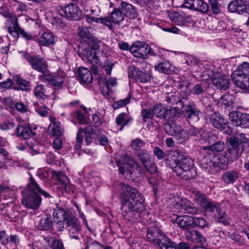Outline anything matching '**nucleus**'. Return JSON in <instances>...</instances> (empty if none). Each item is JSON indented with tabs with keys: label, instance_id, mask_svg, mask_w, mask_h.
I'll use <instances>...</instances> for the list:
<instances>
[{
	"label": "nucleus",
	"instance_id": "nucleus-1",
	"mask_svg": "<svg viewBox=\"0 0 249 249\" xmlns=\"http://www.w3.org/2000/svg\"><path fill=\"white\" fill-rule=\"evenodd\" d=\"M144 201L143 196L136 188L128 185H122L121 209L125 220L133 222L138 220L146 209Z\"/></svg>",
	"mask_w": 249,
	"mask_h": 249
},
{
	"label": "nucleus",
	"instance_id": "nucleus-2",
	"mask_svg": "<svg viewBox=\"0 0 249 249\" xmlns=\"http://www.w3.org/2000/svg\"><path fill=\"white\" fill-rule=\"evenodd\" d=\"M53 216L58 231H62L65 227L71 238L80 239L79 234L82 230L81 224L78 218L70 211L59 209L53 212Z\"/></svg>",
	"mask_w": 249,
	"mask_h": 249
},
{
	"label": "nucleus",
	"instance_id": "nucleus-3",
	"mask_svg": "<svg viewBox=\"0 0 249 249\" xmlns=\"http://www.w3.org/2000/svg\"><path fill=\"white\" fill-rule=\"evenodd\" d=\"M29 181L22 192V203L26 208L37 209L41 203V195L45 198L51 197L50 195L42 189L30 173Z\"/></svg>",
	"mask_w": 249,
	"mask_h": 249
},
{
	"label": "nucleus",
	"instance_id": "nucleus-4",
	"mask_svg": "<svg viewBox=\"0 0 249 249\" xmlns=\"http://www.w3.org/2000/svg\"><path fill=\"white\" fill-rule=\"evenodd\" d=\"M181 103L185 108L184 110V115L185 119L190 124H194L197 122L200 119L201 112L197 107L194 102H190L186 98L180 100Z\"/></svg>",
	"mask_w": 249,
	"mask_h": 249
},
{
	"label": "nucleus",
	"instance_id": "nucleus-5",
	"mask_svg": "<svg viewBox=\"0 0 249 249\" xmlns=\"http://www.w3.org/2000/svg\"><path fill=\"white\" fill-rule=\"evenodd\" d=\"M129 51L136 57L146 59L149 55L156 56V53L147 44L144 42L137 41L130 47Z\"/></svg>",
	"mask_w": 249,
	"mask_h": 249
},
{
	"label": "nucleus",
	"instance_id": "nucleus-6",
	"mask_svg": "<svg viewBox=\"0 0 249 249\" xmlns=\"http://www.w3.org/2000/svg\"><path fill=\"white\" fill-rule=\"evenodd\" d=\"M57 12L62 17L71 20L76 21L80 19L82 11L76 3H71L58 9Z\"/></svg>",
	"mask_w": 249,
	"mask_h": 249
},
{
	"label": "nucleus",
	"instance_id": "nucleus-7",
	"mask_svg": "<svg viewBox=\"0 0 249 249\" xmlns=\"http://www.w3.org/2000/svg\"><path fill=\"white\" fill-rule=\"evenodd\" d=\"M116 165L119 167V171H141L142 169L140 164L128 155L121 156L116 161Z\"/></svg>",
	"mask_w": 249,
	"mask_h": 249
},
{
	"label": "nucleus",
	"instance_id": "nucleus-8",
	"mask_svg": "<svg viewBox=\"0 0 249 249\" xmlns=\"http://www.w3.org/2000/svg\"><path fill=\"white\" fill-rule=\"evenodd\" d=\"M229 145L226 154L229 156L231 160H236L243 151V146L239 142L237 136H233L228 139Z\"/></svg>",
	"mask_w": 249,
	"mask_h": 249
},
{
	"label": "nucleus",
	"instance_id": "nucleus-9",
	"mask_svg": "<svg viewBox=\"0 0 249 249\" xmlns=\"http://www.w3.org/2000/svg\"><path fill=\"white\" fill-rule=\"evenodd\" d=\"M26 60L33 70L45 75L49 72L47 62L39 55H29L27 56Z\"/></svg>",
	"mask_w": 249,
	"mask_h": 249
},
{
	"label": "nucleus",
	"instance_id": "nucleus-10",
	"mask_svg": "<svg viewBox=\"0 0 249 249\" xmlns=\"http://www.w3.org/2000/svg\"><path fill=\"white\" fill-rule=\"evenodd\" d=\"M204 210L206 212L210 213L213 216L217 218L219 222L225 225L229 224L228 219L225 216V213L222 211L219 203L211 200Z\"/></svg>",
	"mask_w": 249,
	"mask_h": 249
},
{
	"label": "nucleus",
	"instance_id": "nucleus-11",
	"mask_svg": "<svg viewBox=\"0 0 249 249\" xmlns=\"http://www.w3.org/2000/svg\"><path fill=\"white\" fill-rule=\"evenodd\" d=\"M232 124L242 128H249V114L240 111H231L229 114Z\"/></svg>",
	"mask_w": 249,
	"mask_h": 249
},
{
	"label": "nucleus",
	"instance_id": "nucleus-12",
	"mask_svg": "<svg viewBox=\"0 0 249 249\" xmlns=\"http://www.w3.org/2000/svg\"><path fill=\"white\" fill-rule=\"evenodd\" d=\"M66 73L62 70H58L56 72L45 75V78L49 84L54 87L55 89H60L65 80Z\"/></svg>",
	"mask_w": 249,
	"mask_h": 249
},
{
	"label": "nucleus",
	"instance_id": "nucleus-13",
	"mask_svg": "<svg viewBox=\"0 0 249 249\" xmlns=\"http://www.w3.org/2000/svg\"><path fill=\"white\" fill-rule=\"evenodd\" d=\"M77 35L78 39L81 45L84 43H94L96 38L91 34L90 27L79 26L77 29Z\"/></svg>",
	"mask_w": 249,
	"mask_h": 249
},
{
	"label": "nucleus",
	"instance_id": "nucleus-14",
	"mask_svg": "<svg viewBox=\"0 0 249 249\" xmlns=\"http://www.w3.org/2000/svg\"><path fill=\"white\" fill-rule=\"evenodd\" d=\"M228 10L231 13H236L241 15L245 14L249 15V4H245L242 0H234L228 5Z\"/></svg>",
	"mask_w": 249,
	"mask_h": 249
},
{
	"label": "nucleus",
	"instance_id": "nucleus-15",
	"mask_svg": "<svg viewBox=\"0 0 249 249\" xmlns=\"http://www.w3.org/2000/svg\"><path fill=\"white\" fill-rule=\"evenodd\" d=\"M80 56L83 60L87 62L94 64L98 63L96 50L91 44H89L87 47L82 50Z\"/></svg>",
	"mask_w": 249,
	"mask_h": 249
},
{
	"label": "nucleus",
	"instance_id": "nucleus-16",
	"mask_svg": "<svg viewBox=\"0 0 249 249\" xmlns=\"http://www.w3.org/2000/svg\"><path fill=\"white\" fill-rule=\"evenodd\" d=\"M211 79L213 85L217 89L223 90L229 89V81L225 75L222 74L218 71H214Z\"/></svg>",
	"mask_w": 249,
	"mask_h": 249
},
{
	"label": "nucleus",
	"instance_id": "nucleus-17",
	"mask_svg": "<svg viewBox=\"0 0 249 249\" xmlns=\"http://www.w3.org/2000/svg\"><path fill=\"white\" fill-rule=\"evenodd\" d=\"M208 115L210 123L214 127L221 130L226 128L228 122L219 112H212Z\"/></svg>",
	"mask_w": 249,
	"mask_h": 249
},
{
	"label": "nucleus",
	"instance_id": "nucleus-18",
	"mask_svg": "<svg viewBox=\"0 0 249 249\" xmlns=\"http://www.w3.org/2000/svg\"><path fill=\"white\" fill-rule=\"evenodd\" d=\"M119 8L122 10L123 14L130 19H134L138 17V14L135 7L126 1H122Z\"/></svg>",
	"mask_w": 249,
	"mask_h": 249
},
{
	"label": "nucleus",
	"instance_id": "nucleus-19",
	"mask_svg": "<svg viewBox=\"0 0 249 249\" xmlns=\"http://www.w3.org/2000/svg\"><path fill=\"white\" fill-rule=\"evenodd\" d=\"M234 84L238 88L249 92V76L233 74L231 75Z\"/></svg>",
	"mask_w": 249,
	"mask_h": 249
},
{
	"label": "nucleus",
	"instance_id": "nucleus-20",
	"mask_svg": "<svg viewBox=\"0 0 249 249\" xmlns=\"http://www.w3.org/2000/svg\"><path fill=\"white\" fill-rule=\"evenodd\" d=\"M160 249H175V242L172 241L166 235L162 232L155 243Z\"/></svg>",
	"mask_w": 249,
	"mask_h": 249
},
{
	"label": "nucleus",
	"instance_id": "nucleus-21",
	"mask_svg": "<svg viewBox=\"0 0 249 249\" xmlns=\"http://www.w3.org/2000/svg\"><path fill=\"white\" fill-rule=\"evenodd\" d=\"M6 25L9 34L15 38L18 37L17 30H19L20 27L18 22V18L16 16L13 15L10 16L7 19Z\"/></svg>",
	"mask_w": 249,
	"mask_h": 249
},
{
	"label": "nucleus",
	"instance_id": "nucleus-22",
	"mask_svg": "<svg viewBox=\"0 0 249 249\" xmlns=\"http://www.w3.org/2000/svg\"><path fill=\"white\" fill-rule=\"evenodd\" d=\"M233 101V95L227 93L219 98L218 104L222 108L230 111L232 108Z\"/></svg>",
	"mask_w": 249,
	"mask_h": 249
},
{
	"label": "nucleus",
	"instance_id": "nucleus-23",
	"mask_svg": "<svg viewBox=\"0 0 249 249\" xmlns=\"http://www.w3.org/2000/svg\"><path fill=\"white\" fill-rule=\"evenodd\" d=\"M85 132V135H92L94 134V131L91 125H88L84 129L83 128H79L78 132H77L76 136V142L75 145V148L79 150L81 148V145L83 142V133Z\"/></svg>",
	"mask_w": 249,
	"mask_h": 249
},
{
	"label": "nucleus",
	"instance_id": "nucleus-24",
	"mask_svg": "<svg viewBox=\"0 0 249 249\" xmlns=\"http://www.w3.org/2000/svg\"><path fill=\"white\" fill-rule=\"evenodd\" d=\"M173 222L176 223L182 229L187 230L189 227H192L193 221L192 217L188 215L178 216L173 219Z\"/></svg>",
	"mask_w": 249,
	"mask_h": 249
},
{
	"label": "nucleus",
	"instance_id": "nucleus-25",
	"mask_svg": "<svg viewBox=\"0 0 249 249\" xmlns=\"http://www.w3.org/2000/svg\"><path fill=\"white\" fill-rule=\"evenodd\" d=\"M15 133L18 137L24 140H29L36 134L30 127L23 125H18L16 129Z\"/></svg>",
	"mask_w": 249,
	"mask_h": 249
},
{
	"label": "nucleus",
	"instance_id": "nucleus-26",
	"mask_svg": "<svg viewBox=\"0 0 249 249\" xmlns=\"http://www.w3.org/2000/svg\"><path fill=\"white\" fill-rule=\"evenodd\" d=\"M77 73L78 79L81 83L89 84L92 82V74L87 68L83 67L79 68Z\"/></svg>",
	"mask_w": 249,
	"mask_h": 249
},
{
	"label": "nucleus",
	"instance_id": "nucleus-27",
	"mask_svg": "<svg viewBox=\"0 0 249 249\" xmlns=\"http://www.w3.org/2000/svg\"><path fill=\"white\" fill-rule=\"evenodd\" d=\"M136 154L143 165L148 171H149V168L151 166L150 164H151L150 162L151 157L147 151L145 149H142L138 151Z\"/></svg>",
	"mask_w": 249,
	"mask_h": 249
},
{
	"label": "nucleus",
	"instance_id": "nucleus-28",
	"mask_svg": "<svg viewBox=\"0 0 249 249\" xmlns=\"http://www.w3.org/2000/svg\"><path fill=\"white\" fill-rule=\"evenodd\" d=\"M182 157L178 169L182 170V171H189L191 170H194V164L192 159L186 156Z\"/></svg>",
	"mask_w": 249,
	"mask_h": 249
},
{
	"label": "nucleus",
	"instance_id": "nucleus-29",
	"mask_svg": "<svg viewBox=\"0 0 249 249\" xmlns=\"http://www.w3.org/2000/svg\"><path fill=\"white\" fill-rule=\"evenodd\" d=\"M132 120V117L128 114L123 112L119 114L116 118V123L119 130H122L124 127Z\"/></svg>",
	"mask_w": 249,
	"mask_h": 249
},
{
	"label": "nucleus",
	"instance_id": "nucleus-30",
	"mask_svg": "<svg viewBox=\"0 0 249 249\" xmlns=\"http://www.w3.org/2000/svg\"><path fill=\"white\" fill-rule=\"evenodd\" d=\"M162 231L156 226H151L147 229L146 237L149 242L155 243Z\"/></svg>",
	"mask_w": 249,
	"mask_h": 249
},
{
	"label": "nucleus",
	"instance_id": "nucleus-31",
	"mask_svg": "<svg viewBox=\"0 0 249 249\" xmlns=\"http://www.w3.org/2000/svg\"><path fill=\"white\" fill-rule=\"evenodd\" d=\"M183 129L182 127L174 123H167L164 125V130L168 135L176 136L180 131Z\"/></svg>",
	"mask_w": 249,
	"mask_h": 249
},
{
	"label": "nucleus",
	"instance_id": "nucleus-32",
	"mask_svg": "<svg viewBox=\"0 0 249 249\" xmlns=\"http://www.w3.org/2000/svg\"><path fill=\"white\" fill-rule=\"evenodd\" d=\"M55 37L53 34L49 32H44L39 38V43L43 46H48L54 43Z\"/></svg>",
	"mask_w": 249,
	"mask_h": 249
},
{
	"label": "nucleus",
	"instance_id": "nucleus-33",
	"mask_svg": "<svg viewBox=\"0 0 249 249\" xmlns=\"http://www.w3.org/2000/svg\"><path fill=\"white\" fill-rule=\"evenodd\" d=\"M231 160L229 156L225 155H219L217 160L214 161L216 166L220 170H226L228 167L229 161Z\"/></svg>",
	"mask_w": 249,
	"mask_h": 249
},
{
	"label": "nucleus",
	"instance_id": "nucleus-34",
	"mask_svg": "<svg viewBox=\"0 0 249 249\" xmlns=\"http://www.w3.org/2000/svg\"><path fill=\"white\" fill-rule=\"evenodd\" d=\"M52 227V217L50 216H46L45 217L42 218L37 226L38 229L42 231L50 230Z\"/></svg>",
	"mask_w": 249,
	"mask_h": 249
},
{
	"label": "nucleus",
	"instance_id": "nucleus-35",
	"mask_svg": "<svg viewBox=\"0 0 249 249\" xmlns=\"http://www.w3.org/2000/svg\"><path fill=\"white\" fill-rule=\"evenodd\" d=\"M110 18L113 24H116L124 20V15L121 8H115L110 14Z\"/></svg>",
	"mask_w": 249,
	"mask_h": 249
},
{
	"label": "nucleus",
	"instance_id": "nucleus-36",
	"mask_svg": "<svg viewBox=\"0 0 249 249\" xmlns=\"http://www.w3.org/2000/svg\"><path fill=\"white\" fill-rule=\"evenodd\" d=\"M52 178L57 179L61 184L62 188L66 189L69 183V179L67 176L63 172H52Z\"/></svg>",
	"mask_w": 249,
	"mask_h": 249
},
{
	"label": "nucleus",
	"instance_id": "nucleus-37",
	"mask_svg": "<svg viewBox=\"0 0 249 249\" xmlns=\"http://www.w3.org/2000/svg\"><path fill=\"white\" fill-rule=\"evenodd\" d=\"M153 115L158 118L166 120L167 108L160 105H155L152 108Z\"/></svg>",
	"mask_w": 249,
	"mask_h": 249
},
{
	"label": "nucleus",
	"instance_id": "nucleus-38",
	"mask_svg": "<svg viewBox=\"0 0 249 249\" xmlns=\"http://www.w3.org/2000/svg\"><path fill=\"white\" fill-rule=\"evenodd\" d=\"M182 114L181 110L177 107L167 108L166 120L175 119L178 118Z\"/></svg>",
	"mask_w": 249,
	"mask_h": 249
},
{
	"label": "nucleus",
	"instance_id": "nucleus-39",
	"mask_svg": "<svg viewBox=\"0 0 249 249\" xmlns=\"http://www.w3.org/2000/svg\"><path fill=\"white\" fill-rule=\"evenodd\" d=\"M192 221H193L192 228L198 227L203 229L209 227V223L203 217H192Z\"/></svg>",
	"mask_w": 249,
	"mask_h": 249
},
{
	"label": "nucleus",
	"instance_id": "nucleus-40",
	"mask_svg": "<svg viewBox=\"0 0 249 249\" xmlns=\"http://www.w3.org/2000/svg\"><path fill=\"white\" fill-rule=\"evenodd\" d=\"M196 203L201 206L204 209L207 205L210 203L211 200L208 198L205 194L200 192L197 193L196 195V198L195 199Z\"/></svg>",
	"mask_w": 249,
	"mask_h": 249
},
{
	"label": "nucleus",
	"instance_id": "nucleus-41",
	"mask_svg": "<svg viewBox=\"0 0 249 249\" xmlns=\"http://www.w3.org/2000/svg\"><path fill=\"white\" fill-rule=\"evenodd\" d=\"M207 88V84L205 81H202L196 84L193 89L192 92L193 94L199 96L203 94Z\"/></svg>",
	"mask_w": 249,
	"mask_h": 249
},
{
	"label": "nucleus",
	"instance_id": "nucleus-42",
	"mask_svg": "<svg viewBox=\"0 0 249 249\" xmlns=\"http://www.w3.org/2000/svg\"><path fill=\"white\" fill-rule=\"evenodd\" d=\"M225 143L224 142L218 141L215 142L209 146L205 147L204 150H209L213 153L214 152H220L224 149Z\"/></svg>",
	"mask_w": 249,
	"mask_h": 249
},
{
	"label": "nucleus",
	"instance_id": "nucleus-43",
	"mask_svg": "<svg viewBox=\"0 0 249 249\" xmlns=\"http://www.w3.org/2000/svg\"><path fill=\"white\" fill-rule=\"evenodd\" d=\"M155 69L160 72L168 74L170 73L171 71V66L168 61H164L159 63L156 66Z\"/></svg>",
	"mask_w": 249,
	"mask_h": 249
},
{
	"label": "nucleus",
	"instance_id": "nucleus-44",
	"mask_svg": "<svg viewBox=\"0 0 249 249\" xmlns=\"http://www.w3.org/2000/svg\"><path fill=\"white\" fill-rule=\"evenodd\" d=\"M34 95L39 100H44L48 98L45 94V88L42 85H39L36 87L34 89Z\"/></svg>",
	"mask_w": 249,
	"mask_h": 249
},
{
	"label": "nucleus",
	"instance_id": "nucleus-45",
	"mask_svg": "<svg viewBox=\"0 0 249 249\" xmlns=\"http://www.w3.org/2000/svg\"><path fill=\"white\" fill-rule=\"evenodd\" d=\"M234 73L238 75L249 76V63L243 62L238 66L237 71Z\"/></svg>",
	"mask_w": 249,
	"mask_h": 249
},
{
	"label": "nucleus",
	"instance_id": "nucleus-46",
	"mask_svg": "<svg viewBox=\"0 0 249 249\" xmlns=\"http://www.w3.org/2000/svg\"><path fill=\"white\" fill-rule=\"evenodd\" d=\"M200 137L202 140L207 141L210 144L215 142L217 140L216 135L211 131H203L200 134Z\"/></svg>",
	"mask_w": 249,
	"mask_h": 249
},
{
	"label": "nucleus",
	"instance_id": "nucleus-47",
	"mask_svg": "<svg viewBox=\"0 0 249 249\" xmlns=\"http://www.w3.org/2000/svg\"><path fill=\"white\" fill-rule=\"evenodd\" d=\"M222 177L225 183H231L237 178L238 175L236 172H224Z\"/></svg>",
	"mask_w": 249,
	"mask_h": 249
},
{
	"label": "nucleus",
	"instance_id": "nucleus-48",
	"mask_svg": "<svg viewBox=\"0 0 249 249\" xmlns=\"http://www.w3.org/2000/svg\"><path fill=\"white\" fill-rule=\"evenodd\" d=\"M34 109L39 115L42 117L46 116L48 114V108L44 105L39 106L38 102H34L33 103Z\"/></svg>",
	"mask_w": 249,
	"mask_h": 249
},
{
	"label": "nucleus",
	"instance_id": "nucleus-49",
	"mask_svg": "<svg viewBox=\"0 0 249 249\" xmlns=\"http://www.w3.org/2000/svg\"><path fill=\"white\" fill-rule=\"evenodd\" d=\"M60 125H49L48 131L49 134L56 137H60L62 135V131L60 129Z\"/></svg>",
	"mask_w": 249,
	"mask_h": 249
},
{
	"label": "nucleus",
	"instance_id": "nucleus-50",
	"mask_svg": "<svg viewBox=\"0 0 249 249\" xmlns=\"http://www.w3.org/2000/svg\"><path fill=\"white\" fill-rule=\"evenodd\" d=\"M145 144V142L140 139H136L131 143V147L136 152L141 151L142 147Z\"/></svg>",
	"mask_w": 249,
	"mask_h": 249
},
{
	"label": "nucleus",
	"instance_id": "nucleus-51",
	"mask_svg": "<svg viewBox=\"0 0 249 249\" xmlns=\"http://www.w3.org/2000/svg\"><path fill=\"white\" fill-rule=\"evenodd\" d=\"M151 78L150 74L140 71V72H138V75L135 80L141 83H147L150 81Z\"/></svg>",
	"mask_w": 249,
	"mask_h": 249
},
{
	"label": "nucleus",
	"instance_id": "nucleus-52",
	"mask_svg": "<svg viewBox=\"0 0 249 249\" xmlns=\"http://www.w3.org/2000/svg\"><path fill=\"white\" fill-rule=\"evenodd\" d=\"M181 207L186 213L194 214L197 212V209L193 206L191 202L189 201H187L185 204L181 205Z\"/></svg>",
	"mask_w": 249,
	"mask_h": 249
},
{
	"label": "nucleus",
	"instance_id": "nucleus-53",
	"mask_svg": "<svg viewBox=\"0 0 249 249\" xmlns=\"http://www.w3.org/2000/svg\"><path fill=\"white\" fill-rule=\"evenodd\" d=\"M175 137L180 143L185 142L189 139L188 133L183 129H182Z\"/></svg>",
	"mask_w": 249,
	"mask_h": 249
},
{
	"label": "nucleus",
	"instance_id": "nucleus-54",
	"mask_svg": "<svg viewBox=\"0 0 249 249\" xmlns=\"http://www.w3.org/2000/svg\"><path fill=\"white\" fill-rule=\"evenodd\" d=\"M127 71L128 76L135 80L138 75V72H140V70L134 65H132L128 67Z\"/></svg>",
	"mask_w": 249,
	"mask_h": 249
},
{
	"label": "nucleus",
	"instance_id": "nucleus-55",
	"mask_svg": "<svg viewBox=\"0 0 249 249\" xmlns=\"http://www.w3.org/2000/svg\"><path fill=\"white\" fill-rule=\"evenodd\" d=\"M165 98L167 102L172 105L177 104L179 101L180 102L179 97L175 92L168 93Z\"/></svg>",
	"mask_w": 249,
	"mask_h": 249
},
{
	"label": "nucleus",
	"instance_id": "nucleus-56",
	"mask_svg": "<svg viewBox=\"0 0 249 249\" xmlns=\"http://www.w3.org/2000/svg\"><path fill=\"white\" fill-rule=\"evenodd\" d=\"M17 83L20 89L24 91H29L30 89V86L29 82L22 79H18Z\"/></svg>",
	"mask_w": 249,
	"mask_h": 249
},
{
	"label": "nucleus",
	"instance_id": "nucleus-57",
	"mask_svg": "<svg viewBox=\"0 0 249 249\" xmlns=\"http://www.w3.org/2000/svg\"><path fill=\"white\" fill-rule=\"evenodd\" d=\"M132 95L129 93L126 98L124 99L120 100L116 102H115L114 104V106L115 108H119L121 107H123L128 104L130 101V99L131 98Z\"/></svg>",
	"mask_w": 249,
	"mask_h": 249
},
{
	"label": "nucleus",
	"instance_id": "nucleus-58",
	"mask_svg": "<svg viewBox=\"0 0 249 249\" xmlns=\"http://www.w3.org/2000/svg\"><path fill=\"white\" fill-rule=\"evenodd\" d=\"M141 115L142 117L143 121L145 123L147 119H152L153 115V110L148 108H145L142 110Z\"/></svg>",
	"mask_w": 249,
	"mask_h": 249
},
{
	"label": "nucleus",
	"instance_id": "nucleus-59",
	"mask_svg": "<svg viewBox=\"0 0 249 249\" xmlns=\"http://www.w3.org/2000/svg\"><path fill=\"white\" fill-rule=\"evenodd\" d=\"M211 8L214 14L217 15L220 12L217 0H209Z\"/></svg>",
	"mask_w": 249,
	"mask_h": 249
},
{
	"label": "nucleus",
	"instance_id": "nucleus-60",
	"mask_svg": "<svg viewBox=\"0 0 249 249\" xmlns=\"http://www.w3.org/2000/svg\"><path fill=\"white\" fill-rule=\"evenodd\" d=\"M73 116L76 117L79 120L80 124H85L86 122V116L84 113L80 110H77L76 112H73L71 113Z\"/></svg>",
	"mask_w": 249,
	"mask_h": 249
},
{
	"label": "nucleus",
	"instance_id": "nucleus-61",
	"mask_svg": "<svg viewBox=\"0 0 249 249\" xmlns=\"http://www.w3.org/2000/svg\"><path fill=\"white\" fill-rule=\"evenodd\" d=\"M17 102L10 97H7L4 99V106L8 108L14 109Z\"/></svg>",
	"mask_w": 249,
	"mask_h": 249
},
{
	"label": "nucleus",
	"instance_id": "nucleus-62",
	"mask_svg": "<svg viewBox=\"0 0 249 249\" xmlns=\"http://www.w3.org/2000/svg\"><path fill=\"white\" fill-rule=\"evenodd\" d=\"M9 243V237L8 234L4 231H0V243L6 246Z\"/></svg>",
	"mask_w": 249,
	"mask_h": 249
},
{
	"label": "nucleus",
	"instance_id": "nucleus-63",
	"mask_svg": "<svg viewBox=\"0 0 249 249\" xmlns=\"http://www.w3.org/2000/svg\"><path fill=\"white\" fill-rule=\"evenodd\" d=\"M202 131L201 128H196L193 126H192L188 130V136L190 135L191 136H198L199 134H201L200 133Z\"/></svg>",
	"mask_w": 249,
	"mask_h": 249
},
{
	"label": "nucleus",
	"instance_id": "nucleus-64",
	"mask_svg": "<svg viewBox=\"0 0 249 249\" xmlns=\"http://www.w3.org/2000/svg\"><path fill=\"white\" fill-rule=\"evenodd\" d=\"M105 247L97 242H93L88 244L86 249H105Z\"/></svg>",
	"mask_w": 249,
	"mask_h": 249
}]
</instances>
